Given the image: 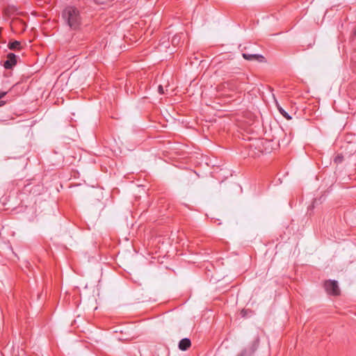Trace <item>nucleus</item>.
<instances>
[{"mask_svg":"<svg viewBox=\"0 0 356 356\" xmlns=\"http://www.w3.org/2000/svg\"><path fill=\"white\" fill-rule=\"evenodd\" d=\"M62 17L72 30H78L81 25L79 10L74 6H67L62 12Z\"/></svg>","mask_w":356,"mask_h":356,"instance_id":"1","label":"nucleus"},{"mask_svg":"<svg viewBox=\"0 0 356 356\" xmlns=\"http://www.w3.org/2000/svg\"><path fill=\"white\" fill-rule=\"evenodd\" d=\"M324 287L329 295L338 296L340 293L338 282L336 280H327L324 283Z\"/></svg>","mask_w":356,"mask_h":356,"instance_id":"2","label":"nucleus"},{"mask_svg":"<svg viewBox=\"0 0 356 356\" xmlns=\"http://www.w3.org/2000/svg\"><path fill=\"white\" fill-rule=\"evenodd\" d=\"M17 56L13 53L7 55V60L3 63V67L7 70L12 69L17 64Z\"/></svg>","mask_w":356,"mask_h":356,"instance_id":"3","label":"nucleus"},{"mask_svg":"<svg viewBox=\"0 0 356 356\" xmlns=\"http://www.w3.org/2000/svg\"><path fill=\"white\" fill-rule=\"evenodd\" d=\"M243 57L247 60H257L259 63L266 62L264 56L258 54L243 53Z\"/></svg>","mask_w":356,"mask_h":356,"instance_id":"4","label":"nucleus"},{"mask_svg":"<svg viewBox=\"0 0 356 356\" xmlns=\"http://www.w3.org/2000/svg\"><path fill=\"white\" fill-rule=\"evenodd\" d=\"M191 346V341L188 338H184L179 342L178 347L182 351L187 350Z\"/></svg>","mask_w":356,"mask_h":356,"instance_id":"5","label":"nucleus"},{"mask_svg":"<svg viewBox=\"0 0 356 356\" xmlns=\"http://www.w3.org/2000/svg\"><path fill=\"white\" fill-rule=\"evenodd\" d=\"M8 47L10 50H14V51L19 50L22 48L20 42H19L17 40L10 42L8 44Z\"/></svg>","mask_w":356,"mask_h":356,"instance_id":"6","label":"nucleus"},{"mask_svg":"<svg viewBox=\"0 0 356 356\" xmlns=\"http://www.w3.org/2000/svg\"><path fill=\"white\" fill-rule=\"evenodd\" d=\"M181 35L180 34H176L172 38V44L174 47L178 46L181 42Z\"/></svg>","mask_w":356,"mask_h":356,"instance_id":"7","label":"nucleus"},{"mask_svg":"<svg viewBox=\"0 0 356 356\" xmlns=\"http://www.w3.org/2000/svg\"><path fill=\"white\" fill-rule=\"evenodd\" d=\"M277 109H278L279 112L280 113V114L284 118H285L286 120H291L292 118L291 116L289 115V113L287 112H286L284 111V109H283L281 106H278Z\"/></svg>","mask_w":356,"mask_h":356,"instance_id":"8","label":"nucleus"},{"mask_svg":"<svg viewBox=\"0 0 356 356\" xmlns=\"http://www.w3.org/2000/svg\"><path fill=\"white\" fill-rule=\"evenodd\" d=\"M7 93L8 92L0 91V107L6 104V101L3 100L2 98H3L7 95Z\"/></svg>","mask_w":356,"mask_h":356,"instance_id":"9","label":"nucleus"},{"mask_svg":"<svg viewBox=\"0 0 356 356\" xmlns=\"http://www.w3.org/2000/svg\"><path fill=\"white\" fill-rule=\"evenodd\" d=\"M160 46L167 48L168 47V42L163 40L161 42Z\"/></svg>","mask_w":356,"mask_h":356,"instance_id":"10","label":"nucleus"},{"mask_svg":"<svg viewBox=\"0 0 356 356\" xmlns=\"http://www.w3.org/2000/svg\"><path fill=\"white\" fill-rule=\"evenodd\" d=\"M158 92L161 94V95H163L165 92H164V90H163V88L161 85H159V87H158Z\"/></svg>","mask_w":356,"mask_h":356,"instance_id":"11","label":"nucleus"},{"mask_svg":"<svg viewBox=\"0 0 356 356\" xmlns=\"http://www.w3.org/2000/svg\"><path fill=\"white\" fill-rule=\"evenodd\" d=\"M342 158H343L342 156H341H341H337V157L335 158V159H334V161H335L336 163L341 162V161H342Z\"/></svg>","mask_w":356,"mask_h":356,"instance_id":"12","label":"nucleus"},{"mask_svg":"<svg viewBox=\"0 0 356 356\" xmlns=\"http://www.w3.org/2000/svg\"><path fill=\"white\" fill-rule=\"evenodd\" d=\"M246 353H247V351L245 350H244L237 356H246Z\"/></svg>","mask_w":356,"mask_h":356,"instance_id":"13","label":"nucleus"}]
</instances>
